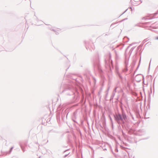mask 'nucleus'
I'll use <instances>...</instances> for the list:
<instances>
[{
	"label": "nucleus",
	"mask_w": 158,
	"mask_h": 158,
	"mask_svg": "<svg viewBox=\"0 0 158 158\" xmlns=\"http://www.w3.org/2000/svg\"><path fill=\"white\" fill-rule=\"evenodd\" d=\"M114 116L115 120L119 124L124 123L127 119L126 115L123 113L122 114H116Z\"/></svg>",
	"instance_id": "nucleus-1"
},
{
	"label": "nucleus",
	"mask_w": 158,
	"mask_h": 158,
	"mask_svg": "<svg viewBox=\"0 0 158 158\" xmlns=\"http://www.w3.org/2000/svg\"><path fill=\"white\" fill-rule=\"evenodd\" d=\"M21 147L22 150L23 151V152H24V150L23 148V147L21 145Z\"/></svg>",
	"instance_id": "nucleus-2"
},
{
	"label": "nucleus",
	"mask_w": 158,
	"mask_h": 158,
	"mask_svg": "<svg viewBox=\"0 0 158 158\" xmlns=\"http://www.w3.org/2000/svg\"><path fill=\"white\" fill-rule=\"evenodd\" d=\"M13 147H12L11 148H10V152H11V151H12V149H13Z\"/></svg>",
	"instance_id": "nucleus-3"
},
{
	"label": "nucleus",
	"mask_w": 158,
	"mask_h": 158,
	"mask_svg": "<svg viewBox=\"0 0 158 158\" xmlns=\"http://www.w3.org/2000/svg\"><path fill=\"white\" fill-rule=\"evenodd\" d=\"M68 155H65L64 156V157H66Z\"/></svg>",
	"instance_id": "nucleus-4"
},
{
	"label": "nucleus",
	"mask_w": 158,
	"mask_h": 158,
	"mask_svg": "<svg viewBox=\"0 0 158 158\" xmlns=\"http://www.w3.org/2000/svg\"><path fill=\"white\" fill-rule=\"evenodd\" d=\"M110 120H111V121H112V118H111V117H110Z\"/></svg>",
	"instance_id": "nucleus-5"
},
{
	"label": "nucleus",
	"mask_w": 158,
	"mask_h": 158,
	"mask_svg": "<svg viewBox=\"0 0 158 158\" xmlns=\"http://www.w3.org/2000/svg\"><path fill=\"white\" fill-rule=\"evenodd\" d=\"M116 88H115V89H114V90H115V91H116Z\"/></svg>",
	"instance_id": "nucleus-6"
},
{
	"label": "nucleus",
	"mask_w": 158,
	"mask_h": 158,
	"mask_svg": "<svg viewBox=\"0 0 158 158\" xmlns=\"http://www.w3.org/2000/svg\"><path fill=\"white\" fill-rule=\"evenodd\" d=\"M137 49H138V47H137Z\"/></svg>",
	"instance_id": "nucleus-7"
},
{
	"label": "nucleus",
	"mask_w": 158,
	"mask_h": 158,
	"mask_svg": "<svg viewBox=\"0 0 158 158\" xmlns=\"http://www.w3.org/2000/svg\"><path fill=\"white\" fill-rule=\"evenodd\" d=\"M136 72V71H135V73Z\"/></svg>",
	"instance_id": "nucleus-8"
},
{
	"label": "nucleus",
	"mask_w": 158,
	"mask_h": 158,
	"mask_svg": "<svg viewBox=\"0 0 158 158\" xmlns=\"http://www.w3.org/2000/svg\"><path fill=\"white\" fill-rule=\"evenodd\" d=\"M157 39H158V38H157Z\"/></svg>",
	"instance_id": "nucleus-9"
}]
</instances>
